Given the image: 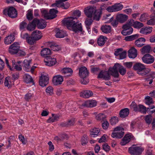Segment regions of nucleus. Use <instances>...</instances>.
Masks as SVG:
<instances>
[{
    "label": "nucleus",
    "mask_w": 155,
    "mask_h": 155,
    "mask_svg": "<svg viewBox=\"0 0 155 155\" xmlns=\"http://www.w3.org/2000/svg\"><path fill=\"white\" fill-rule=\"evenodd\" d=\"M84 11L87 17L91 18L93 17L94 20H99L101 13L100 12L97 11L96 7L90 6L85 8Z\"/></svg>",
    "instance_id": "obj_2"
},
{
    "label": "nucleus",
    "mask_w": 155,
    "mask_h": 155,
    "mask_svg": "<svg viewBox=\"0 0 155 155\" xmlns=\"http://www.w3.org/2000/svg\"><path fill=\"white\" fill-rule=\"evenodd\" d=\"M93 93L92 91L90 90H84L80 93V95L85 98H88L92 96Z\"/></svg>",
    "instance_id": "obj_18"
},
{
    "label": "nucleus",
    "mask_w": 155,
    "mask_h": 155,
    "mask_svg": "<svg viewBox=\"0 0 155 155\" xmlns=\"http://www.w3.org/2000/svg\"><path fill=\"white\" fill-rule=\"evenodd\" d=\"M124 134V132L117 133L114 132L111 134V136L113 138H122Z\"/></svg>",
    "instance_id": "obj_39"
},
{
    "label": "nucleus",
    "mask_w": 155,
    "mask_h": 155,
    "mask_svg": "<svg viewBox=\"0 0 155 155\" xmlns=\"http://www.w3.org/2000/svg\"><path fill=\"white\" fill-rule=\"evenodd\" d=\"M151 19L148 20L147 22V24L148 25H155V18L154 16V17L152 18L150 17Z\"/></svg>",
    "instance_id": "obj_52"
},
{
    "label": "nucleus",
    "mask_w": 155,
    "mask_h": 155,
    "mask_svg": "<svg viewBox=\"0 0 155 155\" xmlns=\"http://www.w3.org/2000/svg\"><path fill=\"white\" fill-rule=\"evenodd\" d=\"M124 129L123 127L120 126H118L115 128L114 130V132L117 133L124 132Z\"/></svg>",
    "instance_id": "obj_57"
},
{
    "label": "nucleus",
    "mask_w": 155,
    "mask_h": 155,
    "mask_svg": "<svg viewBox=\"0 0 155 155\" xmlns=\"http://www.w3.org/2000/svg\"><path fill=\"white\" fill-rule=\"evenodd\" d=\"M88 73V71L85 67H82L79 68V74L80 77H87Z\"/></svg>",
    "instance_id": "obj_21"
},
{
    "label": "nucleus",
    "mask_w": 155,
    "mask_h": 155,
    "mask_svg": "<svg viewBox=\"0 0 155 155\" xmlns=\"http://www.w3.org/2000/svg\"><path fill=\"white\" fill-rule=\"evenodd\" d=\"M18 138L22 143L24 144H25L27 142V140L25 139L24 136H22L21 135H20L18 136Z\"/></svg>",
    "instance_id": "obj_60"
},
{
    "label": "nucleus",
    "mask_w": 155,
    "mask_h": 155,
    "mask_svg": "<svg viewBox=\"0 0 155 155\" xmlns=\"http://www.w3.org/2000/svg\"><path fill=\"white\" fill-rule=\"evenodd\" d=\"M107 40V38L106 36L101 35L97 39V44L100 46H103Z\"/></svg>",
    "instance_id": "obj_32"
},
{
    "label": "nucleus",
    "mask_w": 155,
    "mask_h": 155,
    "mask_svg": "<svg viewBox=\"0 0 155 155\" xmlns=\"http://www.w3.org/2000/svg\"><path fill=\"white\" fill-rule=\"evenodd\" d=\"M53 87L51 86H48L46 89L45 91L48 95H52L54 94Z\"/></svg>",
    "instance_id": "obj_47"
},
{
    "label": "nucleus",
    "mask_w": 155,
    "mask_h": 155,
    "mask_svg": "<svg viewBox=\"0 0 155 155\" xmlns=\"http://www.w3.org/2000/svg\"><path fill=\"white\" fill-rule=\"evenodd\" d=\"M143 62L147 64L152 63L154 61V58L149 54H145L142 58Z\"/></svg>",
    "instance_id": "obj_13"
},
{
    "label": "nucleus",
    "mask_w": 155,
    "mask_h": 155,
    "mask_svg": "<svg viewBox=\"0 0 155 155\" xmlns=\"http://www.w3.org/2000/svg\"><path fill=\"white\" fill-rule=\"evenodd\" d=\"M44 62L46 65L51 66L55 65L57 62L56 59L54 58H52L50 56L45 58Z\"/></svg>",
    "instance_id": "obj_11"
},
{
    "label": "nucleus",
    "mask_w": 155,
    "mask_h": 155,
    "mask_svg": "<svg viewBox=\"0 0 155 155\" xmlns=\"http://www.w3.org/2000/svg\"><path fill=\"white\" fill-rule=\"evenodd\" d=\"M115 12L120 11L123 8V5L119 3H117L114 5Z\"/></svg>",
    "instance_id": "obj_44"
},
{
    "label": "nucleus",
    "mask_w": 155,
    "mask_h": 155,
    "mask_svg": "<svg viewBox=\"0 0 155 155\" xmlns=\"http://www.w3.org/2000/svg\"><path fill=\"white\" fill-rule=\"evenodd\" d=\"M147 17V15L145 14H143L141 15L139 20L141 21H144L146 19Z\"/></svg>",
    "instance_id": "obj_64"
},
{
    "label": "nucleus",
    "mask_w": 155,
    "mask_h": 155,
    "mask_svg": "<svg viewBox=\"0 0 155 155\" xmlns=\"http://www.w3.org/2000/svg\"><path fill=\"white\" fill-rule=\"evenodd\" d=\"M4 14L11 18H15L17 16V13L16 9L13 7H11L5 8L3 11Z\"/></svg>",
    "instance_id": "obj_6"
},
{
    "label": "nucleus",
    "mask_w": 155,
    "mask_h": 155,
    "mask_svg": "<svg viewBox=\"0 0 155 155\" xmlns=\"http://www.w3.org/2000/svg\"><path fill=\"white\" fill-rule=\"evenodd\" d=\"M111 73H110L109 71H102L99 74L98 76V78H103L105 80H108L110 79V75Z\"/></svg>",
    "instance_id": "obj_15"
},
{
    "label": "nucleus",
    "mask_w": 155,
    "mask_h": 155,
    "mask_svg": "<svg viewBox=\"0 0 155 155\" xmlns=\"http://www.w3.org/2000/svg\"><path fill=\"white\" fill-rule=\"evenodd\" d=\"M41 12L42 15L46 19H52L55 18L57 16L56 14L58 12L57 10L54 8L51 9L49 13L45 9L42 10Z\"/></svg>",
    "instance_id": "obj_5"
},
{
    "label": "nucleus",
    "mask_w": 155,
    "mask_h": 155,
    "mask_svg": "<svg viewBox=\"0 0 155 155\" xmlns=\"http://www.w3.org/2000/svg\"><path fill=\"white\" fill-rule=\"evenodd\" d=\"M107 11L110 12H115V10L114 5L108 7L106 9Z\"/></svg>",
    "instance_id": "obj_61"
},
{
    "label": "nucleus",
    "mask_w": 155,
    "mask_h": 155,
    "mask_svg": "<svg viewBox=\"0 0 155 155\" xmlns=\"http://www.w3.org/2000/svg\"><path fill=\"white\" fill-rule=\"evenodd\" d=\"M135 138L133 135L130 133L126 134L122 139L120 144L122 146H124L128 143L131 140Z\"/></svg>",
    "instance_id": "obj_7"
},
{
    "label": "nucleus",
    "mask_w": 155,
    "mask_h": 155,
    "mask_svg": "<svg viewBox=\"0 0 155 155\" xmlns=\"http://www.w3.org/2000/svg\"><path fill=\"white\" fill-rule=\"evenodd\" d=\"M21 62L20 61H18L17 62H16L14 60L12 61L13 68L17 71H21L22 69L21 67L19 65Z\"/></svg>",
    "instance_id": "obj_36"
},
{
    "label": "nucleus",
    "mask_w": 155,
    "mask_h": 155,
    "mask_svg": "<svg viewBox=\"0 0 155 155\" xmlns=\"http://www.w3.org/2000/svg\"><path fill=\"white\" fill-rule=\"evenodd\" d=\"M20 48L19 44L17 42H15L11 45L9 48V51L12 54L17 53Z\"/></svg>",
    "instance_id": "obj_8"
},
{
    "label": "nucleus",
    "mask_w": 155,
    "mask_h": 155,
    "mask_svg": "<svg viewBox=\"0 0 155 155\" xmlns=\"http://www.w3.org/2000/svg\"><path fill=\"white\" fill-rule=\"evenodd\" d=\"M61 72V73L65 76H69L72 75L73 71L72 69L69 68H62Z\"/></svg>",
    "instance_id": "obj_22"
},
{
    "label": "nucleus",
    "mask_w": 155,
    "mask_h": 155,
    "mask_svg": "<svg viewBox=\"0 0 155 155\" xmlns=\"http://www.w3.org/2000/svg\"><path fill=\"white\" fill-rule=\"evenodd\" d=\"M129 113L128 108H125L121 110L119 113L120 116L121 118H124L127 117Z\"/></svg>",
    "instance_id": "obj_31"
},
{
    "label": "nucleus",
    "mask_w": 155,
    "mask_h": 155,
    "mask_svg": "<svg viewBox=\"0 0 155 155\" xmlns=\"http://www.w3.org/2000/svg\"><path fill=\"white\" fill-rule=\"evenodd\" d=\"M4 84L5 86L8 88L11 87L13 84L9 77H7L5 78Z\"/></svg>",
    "instance_id": "obj_41"
},
{
    "label": "nucleus",
    "mask_w": 155,
    "mask_h": 155,
    "mask_svg": "<svg viewBox=\"0 0 155 155\" xmlns=\"http://www.w3.org/2000/svg\"><path fill=\"white\" fill-rule=\"evenodd\" d=\"M144 149L141 146L134 144L128 149L129 153L131 155H141Z\"/></svg>",
    "instance_id": "obj_4"
},
{
    "label": "nucleus",
    "mask_w": 155,
    "mask_h": 155,
    "mask_svg": "<svg viewBox=\"0 0 155 155\" xmlns=\"http://www.w3.org/2000/svg\"><path fill=\"white\" fill-rule=\"evenodd\" d=\"M143 23L140 22L136 21L134 22V27L136 28L139 29L143 27Z\"/></svg>",
    "instance_id": "obj_51"
},
{
    "label": "nucleus",
    "mask_w": 155,
    "mask_h": 155,
    "mask_svg": "<svg viewBox=\"0 0 155 155\" xmlns=\"http://www.w3.org/2000/svg\"><path fill=\"white\" fill-rule=\"evenodd\" d=\"M119 121L118 118L117 117H114L111 118L110 120V122L112 125H115Z\"/></svg>",
    "instance_id": "obj_50"
},
{
    "label": "nucleus",
    "mask_w": 155,
    "mask_h": 155,
    "mask_svg": "<svg viewBox=\"0 0 155 155\" xmlns=\"http://www.w3.org/2000/svg\"><path fill=\"white\" fill-rule=\"evenodd\" d=\"M21 37L22 38L26 39L27 42L29 44H33V42L31 41V37H30L28 33H21Z\"/></svg>",
    "instance_id": "obj_33"
},
{
    "label": "nucleus",
    "mask_w": 155,
    "mask_h": 155,
    "mask_svg": "<svg viewBox=\"0 0 155 155\" xmlns=\"http://www.w3.org/2000/svg\"><path fill=\"white\" fill-rule=\"evenodd\" d=\"M51 54V50L48 48L43 49L41 51V55L45 58L49 57Z\"/></svg>",
    "instance_id": "obj_27"
},
{
    "label": "nucleus",
    "mask_w": 155,
    "mask_h": 155,
    "mask_svg": "<svg viewBox=\"0 0 155 155\" xmlns=\"http://www.w3.org/2000/svg\"><path fill=\"white\" fill-rule=\"evenodd\" d=\"M81 83L84 84H86L89 82V80L87 77H81Z\"/></svg>",
    "instance_id": "obj_54"
},
{
    "label": "nucleus",
    "mask_w": 155,
    "mask_h": 155,
    "mask_svg": "<svg viewBox=\"0 0 155 155\" xmlns=\"http://www.w3.org/2000/svg\"><path fill=\"white\" fill-rule=\"evenodd\" d=\"M15 37L13 34H11L7 36L5 39L4 42L5 44H11L15 40Z\"/></svg>",
    "instance_id": "obj_29"
},
{
    "label": "nucleus",
    "mask_w": 155,
    "mask_h": 155,
    "mask_svg": "<svg viewBox=\"0 0 155 155\" xmlns=\"http://www.w3.org/2000/svg\"><path fill=\"white\" fill-rule=\"evenodd\" d=\"M128 16L123 14H119L117 15L116 19L120 23H123L127 21L128 18Z\"/></svg>",
    "instance_id": "obj_26"
},
{
    "label": "nucleus",
    "mask_w": 155,
    "mask_h": 155,
    "mask_svg": "<svg viewBox=\"0 0 155 155\" xmlns=\"http://www.w3.org/2000/svg\"><path fill=\"white\" fill-rule=\"evenodd\" d=\"M150 71V70L149 68H144V69L142 70V72H141V74H140V75L142 76H143L146 75L147 74L149 73Z\"/></svg>",
    "instance_id": "obj_56"
},
{
    "label": "nucleus",
    "mask_w": 155,
    "mask_h": 155,
    "mask_svg": "<svg viewBox=\"0 0 155 155\" xmlns=\"http://www.w3.org/2000/svg\"><path fill=\"white\" fill-rule=\"evenodd\" d=\"M23 78L25 82L27 83H30L33 81L31 77L29 74H24Z\"/></svg>",
    "instance_id": "obj_40"
},
{
    "label": "nucleus",
    "mask_w": 155,
    "mask_h": 155,
    "mask_svg": "<svg viewBox=\"0 0 155 155\" xmlns=\"http://www.w3.org/2000/svg\"><path fill=\"white\" fill-rule=\"evenodd\" d=\"M99 131V130L98 128H94L92 129L91 131V136L94 137H96L97 136Z\"/></svg>",
    "instance_id": "obj_43"
},
{
    "label": "nucleus",
    "mask_w": 155,
    "mask_h": 155,
    "mask_svg": "<svg viewBox=\"0 0 155 155\" xmlns=\"http://www.w3.org/2000/svg\"><path fill=\"white\" fill-rule=\"evenodd\" d=\"M77 18L76 17H70L65 18L62 21L63 24L66 26L68 29L72 30L75 32L81 31L82 30L81 24L73 21L74 19Z\"/></svg>",
    "instance_id": "obj_1"
},
{
    "label": "nucleus",
    "mask_w": 155,
    "mask_h": 155,
    "mask_svg": "<svg viewBox=\"0 0 155 155\" xmlns=\"http://www.w3.org/2000/svg\"><path fill=\"white\" fill-rule=\"evenodd\" d=\"M42 36V34L40 31L37 30L34 31L32 33L31 38V41L33 42V44L36 41L41 39Z\"/></svg>",
    "instance_id": "obj_9"
},
{
    "label": "nucleus",
    "mask_w": 155,
    "mask_h": 155,
    "mask_svg": "<svg viewBox=\"0 0 155 155\" xmlns=\"http://www.w3.org/2000/svg\"><path fill=\"white\" fill-rule=\"evenodd\" d=\"M81 144L84 146L87 144L88 142V137L87 135H84L81 138Z\"/></svg>",
    "instance_id": "obj_49"
},
{
    "label": "nucleus",
    "mask_w": 155,
    "mask_h": 155,
    "mask_svg": "<svg viewBox=\"0 0 155 155\" xmlns=\"http://www.w3.org/2000/svg\"><path fill=\"white\" fill-rule=\"evenodd\" d=\"M145 103L148 105L153 103L152 98L149 96H147L145 98Z\"/></svg>",
    "instance_id": "obj_45"
},
{
    "label": "nucleus",
    "mask_w": 155,
    "mask_h": 155,
    "mask_svg": "<svg viewBox=\"0 0 155 155\" xmlns=\"http://www.w3.org/2000/svg\"><path fill=\"white\" fill-rule=\"evenodd\" d=\"M51 49L54 51H58L61 49L60 46L56 44H52L50 46Z\"/></svg>",
    "instance_id": "obj_46"
},
{
    "label": "nucleus",
    "mask_w": 155,
    "mask_h": 155,
    "mask_svg": "<svg viewBox=\"0 0 155 155\" xmlns=\"http://www.w3.org/2000/svg\"><path fill=\"white\" fill-rule=\"evenodd\" d=\"M97 104V102L95 100H88L84 102L82 105L87 107L92 108L95 107Z\"/></svg>",
    "instance_id": "obj_14"
},
{
    "label": "nucleus",
    "mask_w": 155,
    "mask_h": 155,
    "mask_svg": "<svg viewBox=\"0 0 155 155\" xmlns=\"http://www.w3.org/2000/svg\"><path fill=\"white\" fill-rule=\"evenodd\" d=\"M118 70L122 75H124L126 72V69L118 64H116L112 68L109 69V71L111 73V75L115 78H118L119 76Z\"/></svg>",
    "instance_id": "obj_3"
},
{
    "label": "nucleus",
    "mask_w": 155,
    "mask_h": 155,
    "mask_svg": "<svg viewBox=\"0 0 155 155\" xmlns=\"http://www.w3.org/2000/svg\"><path fill=\"white\" fill-rule=\"evenodd\" d=\"M128 52V56L130 58L134 59L137 56V51L134 47H131Z\"/></svg>",
    "instance_id": "obj_20"
},
{
    "label": "nucleus",
    "mask_w": 155,
    "mask_h": 155,
    "mask_svg": "<svg viewBox=\"0 0 155 155\" xmlns=\"http://www.w3.org/2000/svg\"><path fill=\"white\" fill-rule=\"evenodd\" d=\"M37 21L36 19H34L31 23L28 24L27 27V29L30 31L34 30L36 28Z\"/></svg>",
    "instance_id": "obj_30"
},
{
    "label": "nucleus",
    "mask_w": 155,
    "mask_h": 155,
    "mask_svg": "<svg viewBox=\"0 0 155 155\" xmlns=\"http://www.w3.org/2000/svg\"><path fill=\"white\" fill-rule=\"evenodd\" d=\"M123 51V50L122 48H120L117 49L115 50L114 54L115 56H119Z\"/></svg>",
    "instance_id": "obj_58"
},
{
    "label": "nucleus",
    "mask_w": 155,
    "mask_h": 155,
    "mask_svg": "<svg viewBox=\"0 0 155 155\" xmlns=\"http://www.w3.org/2000/svg\"><path fill=\"white\" fill-rule=\"evenodd\" d=\"M127 54V51H123L119 56V59H123L125 58Z\"/></svg>",
    "instance_id": "obj_59"
},
{
    "label": "nucleus",
    "mask_w": 155,
    "mask_h": 155,
    "mask_svg": "<svg viewBox=\"0 0 155 155\" xmlns=\"http://www.w3.org/2000/svg\"><path fill=\"white\" fill-rule=\"evenodd\" d=\"M31 63V60H24L23 62L24 69L27 71H30Z\"/></svg>",
    "instance_id": "obj_28"
},
{
    "label": "nucleus",
    "mask_w": 155,
    "mask_h": 155,
    "mask_svg": "<svg viewBox=\"0 0 155 155\" xmlns=\"http://www.w3.org/2000/svg\"><path fill=\"white\" fill-rule=\"evenodd\" d=\"M134 22L135 21L134 20H130L129 21L124 24V25H127V26H129L130 27H131L132 26L134 27Z\"/></svg>",
    "instance_id": "obj_62"
},
{
    "label": "nucleus",
    "mask_w": 155,
    "mask_h": 155,
    "mask_svg": "<svg viewBox=\"0 0 155 155\" xmlns=\"http://www.w3.org/2000/svg\"><path fill=\"white\" fill-rule=\"evenodd\" d=\"M92 21L91 19L87 18L84 22L86 26H90L92 24Z\"/></svg>",
    "instance_id": "obj_63"
},
{
    "label": "nucleus",
    "mask_w": 155,
    "mask_h": 155,
    "mask_svg": "<svg viewBox=\"0 0 155 155\" xmlns=\"http://www.w3.org/2000/svg\"><path fill=\"white\" fill-rule=\"evenodd\" d=\"M153 28L152 27L148 26L141 28L140 32L143 34L147 35L150 33L152 31Z\"/></svg>",
    "instance_id": "obj_23"
},
{
    "label": "nucleus",
    "mask_w": 155,
    "mask_h": 155,
    "mask_svg": "<svg viewBox=\"0 0 155 155\" xmlns=\"http://www.w3.org/2000/svg\"><path fill=\"white\" fill-rule=\"evenodd\" d=\"M134 110L136 111H138L141 113H146L147 109L146 107L142 105H139L138 106L135 105L134 107Z\"/></svg>",
    "instance_id": "obj_25"
},
{
    "label": "nucleus",
    "mask_w": 155,
    "mask_h": 155,
    "mask_svg": "<svg viewBox=\"0 0 155 155\" xmlns=\"http://www.w3.org/2000/svg\"><path fill=\"white\" fill-rule=\"evenodd\" d=\"M49 79L47 76L44 74L41 75L39 80V84L42 87H44L48 83Z\"/></svg>",
    "instance_id": "obj_16"
},
{
    "label": "nucleus",
    "mask_w": 155,
    "mask_h": 155,
    "mask_svg": "<svg viewBox=\"0 0 155 155\" xmlns=\"http://www.w3.org/2000/svg\"><path fill=\"white\" fill-rule=\"evenodd\" d=\"M68 0H57L55 3L52 4L51 6L52 7H61L64 9H67L69 6V3L66 4V6H63L64 2H65Z\"/></svg>",
    "instance_id": "obj_10"
},
{
    "label": "nucleus",
    "mask_w": 155,
    "mask_h": 155,
    "mask_svg": "<svg viewBox=\"0 0 155 155\" xmlns=\"http://www.w3.org/2000/svg\"><path fill=\"white\" fill-rule=\"evenodd\" d=\"M67 35L66 32L62 30H59L55 34L57 38H63Z\"/></svg>",
    "instance_id": "obj_38"
},
{
    "label": "nucleus",
    "mask_w": 155,
    "mask_h": 155,
    "mask_svg": "<svg viewBox=\"0 0 155 155\" xmlns=\"http://www.w3.org/2000/svg\"><path fill=\"white\" fill-rule=\"evenodd\" d=\"M33 95V94L32 93L28 92L25 95V99L27 101L31 98Z\"/></svg>",
    "instance_id": "obj_53"
},
{
    "label": "nucleus",
    "mask_w": 155,
    "mask_h": 155,
    "mask_svg": "<svg viewBox=\"0 0 155 155\" xmlns=\"http://www.w3.org/2000/svg\"><path fill=\"white\" fill-rule=\"evenodd\" d=\"M27 17L28 20H31L33 18V10L29 9L27 12Z\"/></svg>",
    "instance_id": "obj_48"
},
{
    "label": "nucleus",
    "mask_w": 155,
    "mask_h": 155,
    "mask_svg": "<svg viewBox=\"0 0 155 155\" xmlns=\"http://www.w3.org/2000/svg\"><path fill=\"white\" fill-rule=\"evenodd\" d=\"M145 39L143 38H140L135 41V45L138 47H142L144 44Z\"/></svg>",
    "instance_id": "obj_35"
},
{
    "label": "nucleus",
    "mask_w": 155,
    "mask_h": 155,
    "mask_svg": "<svg viewBox=\"0 0 155 155\" xmlns=\"http://www.w3.org/2000/svg\"><path fill=\"white\" fill-rule=\"evenodd\" d=\"M59 119V116L58 115L54 114H52V117H50L47 120L48 123H53Z\"/></svg>",
    "instance_id": "obj_37"
},
{
    "label": "nucleus",
    "mask_w": 155,
    "mask_h": 155,
    "mask_svg": "<svg viewBox=\"0 0 155 155\" xmlns=\"http://www.w3.org/2000/svg\"><path fill=\"white\" fill-rule=\"evenodd\" d=\"M145 120L146 123L147 124H150L152 120V117L150 115H147L146 116L145 118Z\"/></svg>",
    "instance_id": "obj_55"
},
{
    "label": "nucleus",
    "mask_w": 155,
    "mask_h": 155,
    "mask_svg": "<svg viewBox=\"0 0 155 155\" xmlns=\"http://www.w3.org/2000/svg\"><path fill=\"white\" fill-rule=\"evenodd\" d=\"M145 66L144 65L140 63H137L135 64L133 66V68L134 70L137 71V73L140 74H141V72L144 69Z\"/></svg>",
    "instance_id": "obj_19"
},
{
    "label": "nucleus",
    "mask_w": 155,
    "mask_h": 155,
    "mask_svg": "<svg viewBox=\"0 0 155 155\" xmlns=\"http://www.w3.org/2000/svg\"><path fill=\"white\" fill-rule=\"evenodd\" d=\"M63 79L62 76L60 75L54 76L53 79V83L55 85H60L62 84Z\"/></svg>",
    "instance_id": "obj_17"
},
{
    "label": "nucleus",
    "mask_w": 155,
    "mask_h": 155,
    "mask_svg": "<svg viewBox=\"0 0 155 155\" xmlns=\"http://www.w3.org/2000/svg\"><path fill=\"white\" fill-rule=\"evenodd\" d=\"M36 20L37 21L36 24V25L38 28L40 29H43L46 26V22L45 20L41 19L40 20L35 18Z\"/></svg>",
    "instance_id": "obj_24"
},
{
    "label": "nucleus",
    "mask_w": 155,
    "mask_h": 155,
    "mask_svg": "<svg viewBox=\"0 0 155 155\" xmlns=\"http://www.w3.org/2000/svg\"><path fill=\"white\" fill-rule=\"evenodd\" d=\"M101 29L104 33L107 34L111 32V28L110 25H105L101 27Z\"/></svg>",
    "instance_id": "obj_34"
},
{
    "label": "nucleus",
    "mask_w": 155,
    "mask_h": 155,
    "mask_svg": "<svg viewBox=\"0 0 155 155\" xmlns=\"http://www.w3.org/2000/svg\"><path fill=\"white\" fill-rule=\"evenodd\" d=\"M122 28L123 30L121 31V33L124 36L130 35L133 32V30L132 27L124 25Z\"/></svg>",
    "instance_id": "obj_12"
},
{
    "label": "nucleus",
    "mask_w": 155,
    "mask_h": 155,
    "mask_svg": "<svg viewBox=\"0 0 155 155\" xmlns=\"http://www.w3.org/2000/svg\"><path fill=\"white\" fill-rule=\"evenodd\" d=\"M151 51V47L149 45H147L144 46L141 50V52L142 54L149 53Z\"/></svg>",
    "instance_id": "obj_42"
}]
</instances>
